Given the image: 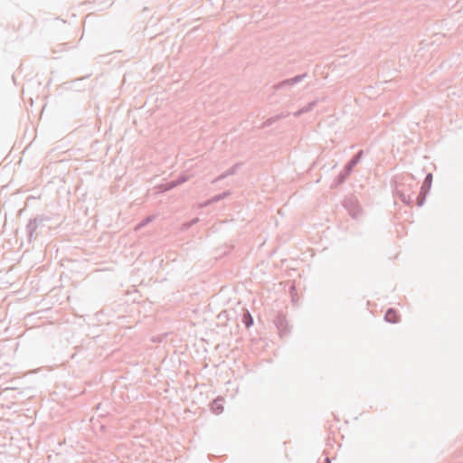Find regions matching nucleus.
I'll return each instance as SVG.
<instances>
[{
	"label": "nucleus",
	"instance_id": "obj_1",
	"mask_svg": "<svg viewBox=\"0 0 463 463\" xmlns=\"http://www.w3.org/2000/svg\"><path fill=\"white\" fill-rule=\"evenodd\" d=\"M394 192L405 204L411 205L416 199V191L419 182L411 174H402L395 176Z\"/></svg>",
	"mask_w": 463,
	"mask_h": 463
},
{
	"label": "nucleus",
	"instance_id": "obj_2",
	"mask_svg": "<svg viewBox=\"0 0 463 463\" xmlns=\"http://www.w3.org/2000/svg\"><path fill=\"white\" fill-rule=\"evenodd\" d=\"M363 156V150H360L353 158L346 164L343 172L337 176V184L345 182L346 177L352 173L353 168L360 162Z\"/></svg>",
	"mask_w": 463,
	"mask_h": 463
},
{
	"label": "nucleus",
	"instance_id": "obj_3",
	"mask_svg": "<svg viewBox=\"0 0 463 463\" xmlns=\"http://www.w3.org/2000/svg\"><path fill=\"white\" fill-rule=\"evenodd\" d=\"M343 205L354 219L360 216L361 207L358 200L354 196L345 197Z\"/></svg>",
	"mask_w": 463,
	"mask_h": 463
},
{
	"label": "nucleus",
	"instance_id": "obj_4",
	"mask_svg": "<svg viewBox=\"0 0 463 463\" xmlns=\"http://www.w3.org/2000/svg\"><path fill=\"white\" fill-rule=\"evenodd\" d=\"M431 183H432V174L429 173L426 175L422 185L420 186V194L416 197V201H417V205L418 206L420 207V206H422L424 204L425 196H426V194L430 189Z\"/></svg>",
	"mask_w": 463,
	"mask_h": 463
},
{
	"label": "nucleus",
	"instance_id": "obj_5",
	"mask_svg": "<svg viewBox=\"0 0 463 463\" xmlns=\"http://www.w3.org/2000/svg\"><path fill=\"white\" fill-rule=\"evenodd\" d=\"M188 175H180L176 180L170 181L166 184H162L158 186V189L160 192H166L169 191L175 187H176L179 184H182L189 180Z\"/></svg>",
	"mask_w": 463,
	"mask_h": 463
},
{
	"label": "nucleus",
	"instance_id": "obj_6",
	"mask_svg": "<svg viewBox=\"0 0 463 463\" xmlns=\"http://www.w3.org/2000/svg\"><path fill=\"white\" fill-rule=\"evenodd\" d=\"M306 76H307V74L303 73V74H300V75H297V76H295L293 78L287 79V80L279 82V84H277L275 86V88L276 89H281V88H284V87H292V86L296 85L297 83L302 81Z\"/></svg>",
	"mask_w": 463,
	"mask_h": 463
},
{
	"label": "nucleus",
	"instance_id": "obj_7",
	"mask_svg": "<svg viewBox=\"0 0 463 463\" xmlns=\"http://www.w3.org/2000/svg\"><path fill=\"white\" fill-rule=\"evenodd\" d=\"M240 166V164H236L234 165L233 166H232L229 170H227L225 173L222 174L221 175H219L218 177H216L213 181V184H215L230 175H235L238 168Z\"/></svg>",
	"mask_w": 463,
	"mask_h": 463
},
{
	"label": "nucleus",
	"instance_id": "obj_8",
	"mask_svg": "<svg viewBox=\"0 0 463 463\" xmlns=\"http://www.w3.org/2000/svg\"><path fill=\"white\" fill-rule=\"evenodd\" d=\"M317 102H318L317 99L309 102L307 106H305L302 109H300L298 111H296L294 113V116L295 117H299L302 114H305V113H307V112L311 111L317 106Z\"/></svg>",
	"mask_w": 463,
	"mask_h": 463
},
{
	"label": "nucleus",
	"instance_id": "obj_9",
	"mask_svg": "<svg viewBox=\"0 0 463 463\" xmlns=\"http://www.w3.org/2000/svg\"><path fill=\"white\" fill-rule=\"evenodd\" d=\"M384 318L386 321L390 323H396L398 322V315L396 311L393 308H389L384 316Z\"/></svg>",
	"mask_w": 463,
	"mask_h": 463
},
{
	"label": "nucleus",
	"instance_id": "obj_10",
	"mask_svg": "<svg viewBox=\"0 0 463 463\" xmlns=\"http://www.w3.org/2000/svg\"><path fill=\"white\" fill-rule=\"evenodd\" d=\"M222 402V398H217L213 401V405H212V410L214 413L220 414L222 412L223 405Z\"/></svg>",
	"mask_w": 463,
	"mask_h": 463
},
{
	"label": "nucleus",
	"instance_id": "obj_11",
	"mask_svg": "<svg viewBox=\"0 0 463 463\" xmlns=\"http://www.w3.org/2000/svg\"><path fill=\"white\" fill-rule=\"evenodd\" d=\"M275 324L279 331V334L282 335L284 334V329H286L287 321L285 317L279 316L276 320Z\"/></svg>",
	"mask_w": 463,
	"mask_h": 463
},
{
	"label": "nucleus",
	"instance_id": "obj_12",
	"mask_svg": "<svg viewBox=\"0 0 463 463\" xmlns=\"http://www.w3.org/2000/svg\"><path fill=\"white\" fill-rule=\"evenodd\" d=\"M288 113H281L274 117H271L263 123V127H269L279 119L288 117Z\"/></svg>",
	"mask_w": 463,
	"mask_h": 463
},
{
	"label": "nucleus",
	"instance_id": "obj_13",
	"mask_svg": "<svg viewBox=\"0 0 463 463\" xmlns=\"http://www.w3.org/2000/svg\"><path fill=\"white\" fill-rule=\"evenodd\" d=\"M37 226H38V224H37L36 220H31L28 222V224L26 225V232L30 238L33 236V232L37 229Z\"/></svg>",
	"mask_w": 463,
	"mask_h": 463
},
{
	"label": "nucleus",
	"instance_id": "obj_14",
	"mask_svg": "<svg viewBox=\"0 0 463 463\" xmlns=\"http://www.w3.org/2000/svg\"><path fill=\"white\" fill-rule=\"evenodd\" d=\"M231 193L229 191L227 192H223L222 194H218V195H215L213 197H212L208 203L206 204H209V203H217L222 199H224L225 197H227Z\"/></svg>",
	"mask_w": 463,
	"mask_h": 463
},
{
	"label": "nucleus",
	"instance_id": "obj_15",
	"mask_svg": "<svg viewBox=\"0 0 463 463\" xmlns=\"http://www.w3.org/2000/svg\"><path fill=\"white\" fill-rule=\"evenodd\" d=\"M155 219V216L154 215H150V216H147L141 222H139L137 226H136V230L138 231L140 230L142 227L146 226V224H148L149 222H151L153 220Z\"/></svg>",
	"mask_w": 463,
	"mask_h": 463
},
{
	"label": "nucleus",
	"instance_id": "obj_16",
	"mask_svg": "<svg viewBox=\"0 0 463 463\" xmlns=\"http://www.w3.org/2000/svg\"><path fill=\"white\" fill-rule=\"evenodd\" d=\"M243 322H244L246 327H250L253 324V318L251 317V316L249 312H247L244 315Z\"/></svg>",
	"mask_w": 463,
	"mask_h": 463
},
{
	"label": "nucleus",
	"instance_id": "obj_17",
	"mask_svg": "<svg viewBox=\"0 0 463 463\" xmlns=\"http://www.w3.org/2000/svg\"><path fill=\"white\" fill-rule=\"evenodd\" d=\"M197 222H198V219L196 218V219L193 220L192 222H190L186 223V224H185V227H186V228H189V227H191L192 225H194V223H196Z\"/></svg>",
	"mask_w": 463,
	"mask_h": 463
},
{
	"label": "nucleus",
	"instance_id": "obj_18",
	"mask_svg": "<svg viewBox=\"0 0 463 463\" xmlns=\"http://www.w3.org/2000/svg\"><path fill=\"white\" fill-rule=\"evenodd\" d=\"M325 463H331V461H330L328 457L325 458Z\"/></svg>",
	"mask_w": 463,
	"mask_h": 463
}]
</instances>
